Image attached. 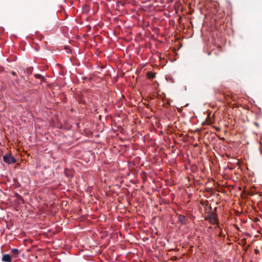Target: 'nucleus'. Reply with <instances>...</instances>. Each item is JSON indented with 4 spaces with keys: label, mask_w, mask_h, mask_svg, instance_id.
<instances>
[{
    "label": "nucleus",
    "mask_w": 262,
    "mask_h": 262,
    "mask_svg": "<svg viewBox=\"0 0 262 262\" xmlns=\"http://www.w3.org/2000/svg\"><path fill=\"white\" fill-rule=\"evenodd\" d=\"M206 220L208 221L211 224H217V227H219V225L217 222V215L215 213L211 212L209 215L206 217Z\"/></svg>",
    "instance_id": "obj_1"
},
{
    "label": "nucleus",
    "mask_w": 262,
    "mask_h": 262,
    "mask_svg": "<svg viewBox=\"0 0 262 262\" xmlns=\"http://www.w3.org/2000/svg\"><path fill=\"white\" fill-rule=\"evenodd\" d=\"M3 160L5 163L9 164L14 163L16 162L15 158L10 155H6L4 156L3 157Z\"/></svg>",
    "instance_id": "obj_2"
},
{
    "label": "nucleus",
    "mask_w": 262,
    "mask_h": 262,
    "mask_svg": "<svg viewBox=\"0 0 262 262\" xmlns=\"http://www.w3.org/2000/svg\"><path fill=\"white\" fill-rule=\"evenodd\" d=\"M2 259L4 261L11 262V257L9 254H4Z\"/></svg>",
    "instance_id": "obj_3"
},
{
    "label": "nucleus",
    "mask_w": 262,
    "mask_h": 262,
    "mask_svg": "<svg viewBox=\"0 0 262 262\" xmlns=\"http://www.w3.org/2000/svg\"><path fill=\"white\" fill-rule=\"evenodd\" d=\"M179 221L182 223V224H184L185 222V216L183 215H179L178 217Z\"/></svg>",
    "instance_id": "obj_4"
},
{
    "label": "nucleus",
    "mask_w": 262,
    "mask_h": 262,
    "mask_svg": "<svg viewBox=\"0 0 262 262\" xmlns=\"http://www.w3.org/2000/svg\"><path fill=\"white\" fill-rule=\"evenodd\" d=\"M11 253L14 256L16 257L18 254V250L17 249H12L11 250Z\"/></svg>",
    "instance_id": "obj_5"
},
{
    "label": "nucleus",
    "mask_w": 262,
    "mask_h": 262,
    "mask_svg": "<svg viewBox=\"0 0 262 262\" xmlns=\"http://www.w3.org/2000/svg\"><path fill=\"white\" fill-rule=\"evenodd\" d=\"M148 75L149 78H154L155 77V74L153 73L148 74Z\"/></svg>",
    "instance_id": "obj_6"
},
{
    "label": "nucleus",
    "mask_w": 262,
    "mask_h": 262,
    "mask_svg": "<svg viewBox=\"0 0 262 262\" xmlns=\"http://www.w3.org/2000/svg\"><path fill=\"white\" fill-rule=\"evenodd\" d=\"M72 50H68V51H67V53H72Z\"/></svg>",
    "instance_id": "obj_7"
},
{
    "label": "nucleus",
    "mask_w": 262,
    "mask_h": 262,
    "mask_svg": "<svg viewBox=\"0 0 262 262\" xmlns=\"http://www.w3.org/2000/svg\"><path fill=\"white\" fill-rule=\"evenodd\" d=\"M64 49L67 50V49H69V48L67 47H65Z\"/></svg>",
    "instance_id": "obj_8"
},
{
    "label": "nucleus",
    "mask_w": 262,
    "mask_h": 262,
    "mask_svg": "<svg viewBox=\"0 0 262 262\" xmlns=\"http://www.w3.org/2000/svg\"><path fill=\"white\" fill-rule=\"evenodd\" d=\"M210 54H211V52H210H210H208V55H210Z\"/></svg>",
    "instance_id": "obj_9"
}]
</instances>
